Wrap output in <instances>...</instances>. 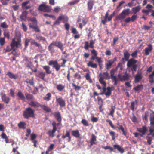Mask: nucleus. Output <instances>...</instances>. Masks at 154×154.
<instances>
[{"instance_id":"nucleus-31","label":"nucleus","mask_w":154,"mask_h":154,"mask_svg":"<svg viewBox=\"0 0 154 154\" xmlns=\"http://www.w3.org/2000/svg\"><path fill=\"white\" fill-rule=\"evenodd\" d=\"M109 13L108 12H107L105 15L104 18H106V19H107L108 18V21H111L114 15L115 12H113L108 17L109 15Z\"/></svg>"},{"instance_id":"nucleus-19","label":"nucleus","mask_w":154,"mask_h":154,"mask_svg":"<svg viewBox=\"0 0 154 154\" xmlns=\"http://www.w3.org/2000/svg\"><path fill=\"white\" fill-rule=\"evenodd\" d=\"M56 131L55 127H53L52 130H48V131L47 132V134L48 135L49 137H53L54 136V134Z\"/></svg>"},{"instance_id":"nucleus-15","label":"nucleus","mask_w":154,"mask_h":154,"mask_svg":"<svg viewBox=\"0 0 154 154\" xmlns=\"http://www.w3.org/2000/svg\"><path fill=\"white\" fill-rule=\"evenodd\" d=\"M1 99L2 101L6 104L9 103L10 100V99L7 96L5 93H2L1 94Z\"/></svg>"},{"instance_id":"nucleus-33","label":"nucleus","mask_w":154,"mask_h":154,"mask_svg":"<svg viewBox=\"0 0 154 154\" xmlns=\"http://www.w3.org/2000/svg\"><path fill=\"white\" fill-rule=\"evenodd\" d=\"M17 95L19 99L23 101L25 100V96L24 94L21 91H18L17 94Z\"/></svg>"},{"instance_id":"nucleus-28","label":"nucleus","mask_w":154,"mask_h":154,"mask_svg":"<svg viewBox=\"0 0 154 154\" xmlns=\"http://www.w3.org/2000/svg\"><path fill=\"white\" fill-rule=\"evenodd\" d=\"M27 12L26 11L22 12L20 16L21 21H26L27 17Z\"/></svg>"},{"instance_id":"nucleus-51","label":"nucleus","mask_w":154,"mask_h":154,"mask_svg":"<svg viewBox=\"0 0 154 154\" xmlns=\"http://www.w3.org/2000/svg\"><path fill=\"white\" fill-rule=\"evenodd\" d=\"M61 20H63V23H64L67 22L68 21V18L67 16H65L64 15H61L60 16Z\"/></svg>"},{"instance_id":"nucleus-48","label":"nucleus","mask_w":154,"mask_h":154,"mask_svg":"<svg viewBox=\"0 0 154 154\" xmlns=\"http://www.w3.org/2000/svg\"><path fill=\"white\" fill-rule=\"evenodd\" d=\"M126 17V16L124 14H123V13H122V12L116 17V18L117 19L122 20L124 19Z\"/></svg>"},{"instance_id":"nucleus-55","label":"nucleus","mask_w":154,"mask_h":154,"mask_svg":"<svg viewBox=\"0 0 154 154\" xmlns=\"http://www.w3.org/2000/svg\"><path fill=\"white\" fill-rule=\"evenodd\" d=\"M122 12V13H123L126 16V15H128L130 13V9L129 8L124 9Z\"/></svg>"},{"instance_id":"nucleus-29","label":"nucleus","mask_w":154,"mask_h":154,"mask_svg":"<svg viewBox=\"0 0 154 154\" xmlns=\"http://www.w3.org/2000/svg\"><path fill=\"white\" fill-rule=\"evenodd\" d=\"M117 125H119V127H117V128L119 130H121L122 131V135L125 136H126L127 135V132L125 131L123 126L122 125H120L119 123H117Z\"/></svg>"},{"instance_id":"nucleus-50","label":"nucleus","mask_w":154,"mask_h":154,"mask_svg":"<svg viewBox=\"0 0 154 154\" xmlns=\"http://www.w3.org/2000/svg\"><path fill=\"white\" fill-rule=\"evenodd\" d=\"M81 123L85 126L88 127L89 126L88 121L85 119H82L81 121Z\"/></svg>"},{"instance_id":"nucleus-9","label":"nucleus","mask_w":154,"mask_h":154,"mask_svg":"<svg viewBox=\"0 0 154 154\" xmlns=\"http://www.w3.org/2000/svg\"><path fill=\"white\" fill-rule=\"evenodd\" d=\"M91 52L92 55L91 56L90 59L91 60H94L95 59L97 60V62L101 58L100 57H97L98 52L95 49L91 50Z\"/></svg>"},{"instance_id":"nucleus-14","label":"nucleus","mask_w":154,"mask_h":154,"mask_svg":"<svg viewBox=\"0 0 154 154\" xmlns=\"http://www.w3.org/2000/svg\"><path fill=\"white\" fill-rule=\"evenodd\" d=\"M153 47L152 45L151 44L148 45L147 47H146L145 49L143 50V51H145V55L146 56L149 55Z\"/></svg>"},{"instance_id":"nucleus-40","label":"nucleus","mask_w":154,"mask_h":154,"mask_svg":"<svg viewBox=\"0 0 154 154\" xmlns=\"http://www.w3.org/2000/svg\"><path fill=\"white\" fill-rule=\"evenodd\" d=\"M141 9V7L140 5L137 6L132 8V10L134 14H136Z\"/></svg>"},{"instance_id":"nucleus-20","label":"nucleus","mask_w":154,"mask_h":154,"mask_svg":"<svg viewBox=\"0 0 154 154\" xmlns=\"http://www.w3.org/2000/svg\"><path fill=\"white\" fill-rule=\"evenodd\" d=\"M40 104L38 102L34 101H32L29 103V105L34 108L39 107Z\"/></svg>"},{"instance_id":"nucleus-37","label":"nucleus","mask_w":154,"mask_h":154,"mask_svg":"<svg viewBox=\"0 0 154 154\" xmlns=\"http://www.w3.org/2000/svg\"><path fill=\"white\" fill-rule=\"evenodd\" d=\"M113 147L117 149L121 153H123L124 151V149L121 147L119 145H113Z\"/></svg>"},{"instance_id":"nucleus-54","label":"nucleus","mask_w":154,"mask_h":154,"mask_svg":"<svg viewBox=\"0 0 154 154\" xmlns=\"http://www.w3.org/2000/svg\"><path fill=\"white\" fill-rule=\"evenodd\" d=\"M61 19L60 16H59L57 19L56 20L55 22L54 23L53 26H55L56 25H59L61 23Z\"/></svg>"},{"instance_id":"nucleus-60","label":"nucleus","mask_w":154,"mask_h":154,"mask_svg":"<svg viewBox=\"0 0 154 154\" xmlns=\"http://www.w3.org/2000/svg\"><path fill=\"white\" fill-rule=\"evenodd\" d=\"M106 121L107 122H108L109 123L110 126L113 129H115L116 127L114 126L112 122V121L110 120L109 119H106Z\"/></svg>"},{"instance_id":"nucleus-6","label":"nucleus","mask_w":154,"mask_h":154,"mask_svg":"<svg viewBox=\"0 0 154 154\" xmlns=\"http://www.w3.org/2000/svg\"><path fill=\"white\" fill-rule=\"evenodd\" d=\"M117 57H115L113 59H112L107 60V63L105 64L106 68L109 70L112 66L113 64H116L115 62L117 61Z\"/></svg>"},{"instance_id":"nucleus-13","label":"nucleus","mask_w":154,"mask_h":154,"mask_svg":"<svg viewBox=\"0 0 154 154\" xmlns=\"http://www.w3.org/2000/svg\"><path fill=\"white\" fill-rule=\"evenodd\" d=\"M143 76L142 73L140 72L139 71H137V73L134 76V82L135 83H137L142 79Z\"/></svg>"},{"instance_id":"nucleus-44","label":"nucleus","mask_w":154,"mask_h":154,"mask_svg":"<svg viewBox=\"0 0 154 154\" xmlns=\"http://www.w3.org/2000/svg\"><path fill=\"white\" fill-rule=\"evenodd\" d=\"M154 76V73L153 71L151 74H150L149 75L148 78L149 79V82L151 83H152L154 82V80L153 79Z\"/></svg>"},{"instance_id":"nucleus-61","label":"nucleus","mask_w":154,"mask_h":154,"mask_svg":"<svg viewBox=\"0 0 154 154\" xmlns=\"http://www.w3.org/2000/svg\"><path fill=\"white\" fill-rule=\"evenodd\" d=\"M137 53L138 51L137 50H136L133 52L131 55L133 58H137Z\"/></svg>"},{"instance_id":"nucleus-63","label":"nucleus","mask_w":154,"mask_h":154,"mask_svg":"<svg viewBox=\"0 0 154 154\" xmlns=\"http://www.w3.org/2000/svg\"><path fill=\"white\" fill-rule=\"evenodd\" d=\"M131 106L130 107L131 110L134 111L135 109V102L134 101H132L131 102Z\"/></svg>"},{"instance_id":"nucleus-34","label":"nucleus","mask_w":154,"mask_h":154,"mask_svg":"<svg viewBox=\"0 0 154 154\" xmlns=\"http://www.w3.org/2000/svg\"><path fill=\"white\" fill-rule=\"evenodd\" d=\"M36 25V26H33L32 25V24H29V27L30 28L33 29L36 32H40V30L38 27V26L37 24Z\"/></svg>"},{"instance_id":"nucleus-52","label":"nucleus","mask_w":154,"mask_h":154,"mask_svg":"<svg viewBox=\"0 0 154 154\" xmlns=\"http://www.w3.org/2000/svg\"><path fill=\"white\" fill-rule=\"evenodd\" d=\"M129 79L128 75L127 73H125L124 75H122V81H123L128 80Z\"/></svg>"},{"instance_id":"nucleus-10","label":"nucleus","mask_w":154,"mask_h":154,"mask_svg":"<svg viewBox=\"0 0 154 154\" xmlns=\"http://www.w3.org/2000/svg\"><path fill=\"white\" fill-rule=\"evenodd\" d=\"M149 119L150 126L149 127V131L152 132V131H154V115L150 114Z\"/></svg>"},{"instance_id":"nucleus-30","label":"nucleus","mask_w":154,"mask_h":154,"mask_svg":"<svg viewBox=\"0 0 154 154\" xmlns=\"http://www.w3.org/2000/svg\"><path fill=\"white\" fill-rule=\"evenodd\" d=\"M42 67L43 69L45 71L46 73L48 74L51 73L52 71L50 70V67L49 66H42Z\"/></svg>"},{"instance_id":"nucleus-41","label":"nucleus","mask_w":154,"mask_h":154,"mask_svg":"<svg viewBox=\"0 0 154 154\" xmlns=\"http://www.w3.org/2000/svg\"><path fill=\"white\" fill-rule=\"evenodd\" d=\"M123 64L122 62H119L115 68V69L117 71L118 69L119 68V72H121L123 69Z\"/></svg>"},{"instance_id":"nucleus-16","label":"nucleus","mask_w":154,"mask_h":154,"mask_svg":"<svg viewBox=\"0 0 154 154\" xmlns=\"http://www.w3.org/2000/svg\"><path fill=\"white\" fill-rule=\"evenodd\" d=\"M35 76L41 79L44 80L45 77L46 75V73L45 72L41 71H38L37 73H35Z\"/></svg>"},{"instance_id":"nucleus-46","label":"nucleus","mask_w":154,"mask_h":154,"mask_svg":"<svg viewBox=\"0 0 154 154\" xmlns=\"http://www.w3.org/2000/svg\"><path fill=\"white\" fill-rule=\"evenodd\" d=\"M25 95L26 99L28 100H33L34 98V96L32 94L26 93H25Z\"/></svg>"},{"instance_id":"nucleus-49","label":"nucleus","mask_w":154,"mask_h":154,"mask_svg":"<svg viewBox=\"0 0 154 154\" xmlns=\"http://www.w3.org/2000/svg\"><path fill=\"white\" fill-rule=\"evenodd\" d=\"M72 85L74 87V89L76 91L80 90L81 89V87L80 86L77 85L74 83H72Z\"/></svg>"},{"instance_id":"nucleus-58","label":"nucleus","mask_w":154,"mask_h":154,"mask_svg":"<svg viewBox=\"0 0 154 154\" xmlns=\"http://www.w3.org/2000/svg\"><path fill=\"white\" fill-rule=\"evenodd\" d=\"M89 47V42L88 41H85L84 43V48L86 50H88Z\"/></svg>"},{"instance_id":"nucleus-43","label":"nucleus","mask_w":154,"mask_h":154,"mask_svg":"<svg viewBox=\"0 0 154 154\" xmlns=\"http://www.w3.org/2000/svg\"><path fill=\"white\" fill-rule=\"evenodd\" d=\"M51 97V94L50 93H48L46 96L43 97V99L47 101H49Z\"/></svg>"},{"instance_id":"nucleus-38","label":"nucleus","mask_w":154,"mask_h":154,"mask_svg":"<svg viewBox=\"0 0 154 154\" xmlns=\"http://www.w3.org/2000/svg\"><path fill=\"white\" fill-rule=\"evenodd\" d=\"M53 46H54V43H51L48 47V50L50 51L51 53H54V48Z\"/></svg>"},{"instance_id":"nucleus-8","label":"nucleus","mask_w":154,"mask_h":154,"mask_svg":"<svg viewBox=\"0 0 154 154\" xmlns=\"http://www.w3.org/2000/svg\"><path fill=\"white\" fill-rule=\"evenodd\" d=\"M56 103L57 105H59L60 108H63L66 106V100L62 97L56 98Z\"/></svg>"},{"instance_id":"nucleus-7","label":"nucleus","mask_w":154,"mask_h":154,"mask_svg":"<svg viewBox=\"0 0 154 154\" xmlns=\"http://www.w3.org/2000/svg\"><path fill=\"white\" fill-rule=\"evenodd\" d=\"M51 7L46 5L45 4H41L38 7V10L45 12H49L51 10Z\"/></svg>"},{"instance_id":"nucleus-53","label":"nucleus","mask_w":154,"mask_h":154,"mask_svg":"<svg viewBox=\"0 0 154 154\" xmlns=\"http://www.w3.org/2000/svg\"><path fill=\"white\" fill-rule=\"evenodd\" d=\"M103 73L102 74L100 73L99 74V81L100 83L102 82H105L106 81L104 80V77L103 76Z\"/></svg>"},{"instance_id":"nucleus-23","label":"nucleus","mask_w":154,"mask_h":154,"mask_svg":"<svg viewBox=\"0 0 154 154\" xmlns=\"http://www.w3.org/2000/svg\"><path fill=\"white\" fill-rule=\"evenodd\" d=\"M94 1L93 0H88L87 2L88 8L89 11L92 10L94 5Z\"/></svg>"},{"instance_id":"nucleus-36","label":"nucleus","mask_w":154,"mask_h":154,"mask_svg":"<svg viewBox=\"0 0 154 154\" xmlns=\"http://www.w3.org/2000/svg\"><path fill=\"white\" fill-rule=\"evenodd\" d=\"M72 136L77 138L79 137L80 136L79 132L78 130L72 131Z\"/></svg>"},{"instance_id":"nucleus-17","label":"nucleus","mask_w":154,"mask_h":154,"mask_svg":"<svg viewBox=\"0 0 154 154\" xmlns=\"http://www.w3.org/2000/svg\"><path fill=\"white\" fill-rule=\"evenodd\" d=\"M54 46L59 48L61 51H63L64 48V45L60 41L54 42Z\"/></svg>"},{"instance_id":"nucleus-12","label":"nucleus","mask_w":154,"mask_h":154,"mask_svg":"<svg viewBox=\"0 0 154 154\" xmlns=\"http://www.w3.org/2000/svg\"><path fill=\"white\" fill-rule=\"evenodd\" d=\"M137 131L140 134V136L143 137V135H145L146 133L147 129L146 126H142L141 128H137Z\"/></svg>"},{"instance_id":"nucleus-45","label":"nucleus","mask_w":154,"mask_h":154,"mask_svg":"<svg viewBox=\"0 0 154 154\" xmlns=\"http://www.w3.org/2000/svg\"><path fill=\"white\" fill-rule=\"evenodd\" d=\"M65 86L62 85L61 84H59L57 85L56 88L58 91H61L64 88Z\"/></svg>"},{"instance_id":"nucleus-26","label":"nucleus","mask_w":154,"mask_h":154,"mask_svg":"<svg viewBox=\"0 0 154 154\" xmlns=\"http://www.w3.org/2000/svg\"><path fill=\"white\" fill-rule=\"evenodd\" d=\"M40 107L41 109L44 111H45L46 112H49L51 111V109L45 105H42L40 104Z\"/></svg>"},{"instance_id":"nucleus-11","label":"nucleus","mask_w":154,"mask_h":154,"mask_svg":"<svg viewBox=\"0 0 154 154\" xmlns=\"http://www.w3.org/2000/svg\"><path fill=\"white\" fill-rule=\"evenodd\" d=\"M149 132L147 135L146 137V138L147 140V143L149 145H150L153 140V137H154V131H152L151 133V131Z\"/></svg>"},{"instance_id":"nucleus-5","label":"nucleus","mask_w":154,"mask_h":154,"mask_svg":"<svg viewBox=\"0 0 154 154\" xmlns=\"http://www.w3.org/2000/svg\"><path fill=\"white\" fill-rule=\"evenodd\" d=\"M34 110L30 107L26 108L23 112V115L26 119L33 118L34 116Z\"/></svg>"},{"instance_id":"nucleus-59","label":"nucleus","mask_w":154,"mask_h":154,"mask_svg":"<svg viewBox=\"0 0 154 154\" xmlns=\"http://www.w3.org/2000/svg\"><path fill=\"white\" fill-rule=\"evenodd\" d=\"M103 75L105 76V77H104V79H110V76H109V74L107 72H103Z\"/></svg>"},{"instance_id":"nucleus-3","label":"nucleus","mask_w":154,"mask_h":154,"mask_svg":"<svg viewBox=\"0 0 154 154\" xmlns=\"http://www.w3.org/2000/svg\"><path fill=\"white\" fill-rule=\"evenodd\" d=\"M103 85L102 89L103 90V91L101 92L100 94H98L96 92L94 91L93 94L94 95H103L104 94L106 98H109V97L110 95L112 94V90L111 88L112 87H108L107 88V91L106 92V82L100 83Z\"/></svg>"},{"instance_id":"nucleus-24","label":"nucleus","mask_w":154,"mask_h":154,"mask_svg":"<svg viewBox=\"0 0 154 154\" xmlns=\"http://www.w3.org/2000/svg\"><path fill=\"white\" fill-rule=\"evenodd\" d=\"M55 117L57 119V121L61 122L62 119L60 113L59 112H55L53 114Z\"/></svg>"},{"instance_id":"nucleus-42","label":"nucleus","mask_w":154,"mask_h":154,"mask_svg":"<svg viewBox=\"0 0 154 154\" xmlns=\"http://www.w3.org/2000/svg\"><path fill=\"white\" fill-rule=\"evenodd\" d=\"M27 83H29L30 85H33L34 84V79L33 77L31 79L27 78L25 81Z\"/></svg>"},{"instance_id":"nucleus-25","label":"nucleus","mask_w":154,"mask_h":154,"mask_svg":"<svg viewBox=\"0 0 154 154\" xmlns=\"http://www.w3.org/2000/svg\"><path fill=\"white\" fill-rule=\"evenodd\" d=\"M66 137H68L67 141L68 142H70L71 140V137L70 135V132L69 131H66V134L65 135H63L62 138L63 139H65Z\"/></svg>"},{"instance_id":"nucleus-62","label":"nucleus","mask_w":154,"mask_h":154,"mask_svg":"<svg viewBox=\"0 0 154 154\" xmlns=\"http://www.w3.org/2000/svg\"><path fill=\"white\" fill-rule=\"evenodd\" d=\"M110 135L112 136V139L113 140H114L115 139V132L113 131H111L109 132Z\"/></svg>"},{"instance_id":"nucleus-22","label":"nucleus","mask_w":154,"mask_h":154,"mask_svg":"<svg viewBox=\"0 0 154 154\" xmlns=\"http://www.w3.org/2000/svg\"><path fill=\"white\" fill-rule=\"evenodd\" d=\"M96 140L97 137L94 134H92L90 141L91 145L92 146L94 144H96L97 142H95V141Z\"/></svg>"},{"instance_id":"nucleus-1","label":"nucleus","mask_w":154,"mask_h":154,"mask_svg":"<svg viewBox=\"0 0 154 154\" xmlns=\"http://www.w3.org/2000/svg\"><path fill=\"white\" fill-rule=\"evenodd\" d=\"M123 54L124 58H125V61H128L127 63V67H131V70L136 71L138 66L136 64L137 60L133 58H131L129 60L130 54L126 50L125 52H124Z\"/></svg>"},{"instance_id":"nucleus-21","label":"nucleus","mask_w":154,"mask_h":154,"mask_svg":"<svg viewBox=\"0 0 154 154\" xmlns=\"http://www.w3.org/2000/svg\"><path fill=\"white\" fill-rule=\"evenodd\" d=\"M87 65L88 67L95 69L97 68L98 66L96 63H94L93 61L91 60L89 61L87 63Z\"/></svg>"},{"instance_id":"nucleus-64","label":"nucleus","mask_w":154,"mask_h":154,"mask_svg":"<svg viewBox=\"0 0 154 154\" xmlns=\"http://www.w3.org/2000/svg\"><path fill=\"white\" fill-rule=\"evenodd\" d=\"M30 140L31 141H32L33 140H35V139L36 138L37 135L34 133H32L30 135Z\"/></svg>"},{"instance_id":"nucleus-57","label":"nucleus","mask_w":154,"mask_h":154,"mask_svg":"<svg viewBox=\"0 0 154 154\" xmlns=\"http://www.w3.org/2000/svg\"><path fill=\"white\" fill-rule=\"evenodd\" d=\"M53 128V127H55V128L56 129V130H57V127H58L60 125H61V122H59L56 123L55 121H54L52 124Z\"/></svg>"},{"instance_id":"nucleus-4","label":"nucleus","mask_w":154,"mask_h":154,"mask_svg":"<svg viewBox=\"0 0 154 154\" xmlns=\"http://www.w3.org/2000/svg\"><path fill=\"white\" fill-rule=\"evenodd\" d=\"M62 60L63 62L60 65L57 60L54 61L51 60L49 61L48 65L50 66L53 65V67L55 69L56 71H59L61 67H64L65 66V64L67 60L64 58H61L59 60Z\"/></svg>"},{"instance_id":"nucleus-2","label":"nucleus","mask_w":154,"mask_h":154,"mask_svg":"<svg viewBox=\"0 0 154 154\" xmlns=\"http://www.w3.org/2000/svg\"><path fill=\"white\" fill-rule=\"evenodd\" d=\"M21 40L20 37H16L12 39V42L10 44L7 46L3 50L4 53L9 52L11 50L15 51V47L18 48L19 46H21Z\"/></svg>"},{"instance_id":"nucleus-47","label":"nucleus","mask_w":154,"mask_h":154,"mask_svg":"<svg viewBox=\"0 0 154 154\" xmlns=\"http://www.w3.org/2000/svg\"><path fill=\"white\" fill-rule=\"evenodd\" d=\"M84 76L86 80L89 81L90 83L92 82V81L89 73H86Z\"/></svg>"},{"instance_id":"nucleus-39","label":"nucleus","mask_w":154,"mask_h":154,"mask_svg":"<svg viewBox=\"0 0 154 154\" xmlns=\"http://www.w3.org/2000/svg\"><path fill=\"white\" fill-rule=\"evenodd\" d=\"M111 108L110 109V111L109 115L111 116L112 117H114V114L115 112V110L116 107L115 106L113 105L111 106Z\"/></svg>"},{"instance_id":"nucleus-27","label":"nucleus","mask_w":154,"mask_h":154,"mask_svg":"<svg viewBox=\"0 0 154 154\" xmlns=\"http://www.w3.org/2000/svg\"><path fill=\"white\" fill-rule=\"evenodd\" d=\"M6 75H7L11 79H16L17 78V76L12 73V72L9 71L6 74Z\"/></svg>"},{"instance_id":"nucleus-35","label":"nucleus","mask_w":154,"mask_h":154,"mask_svg":"<svg viewBox=\"0 0 154 154\" xmlns=\"http://www.w3.org/2000/svg\"><path fill=\"white\" fill-rule=\"evenodd\" d=\"M26 124L24 122H20L18 124V126L20 129H25Z\"/></svg>"},{"instance_id":"nucleus-18","label":"nucleus","mask_w":154,"mask_h":154,"mask_svg":"<svg viewBox=\"0 0 154 154\" xmlns=\"http://www.w3.org/2000/svg\"><path fill=\"white\" fill-rule=\"evenodd\" d=\"M143 88V84H138L137 86L134 87L133 90L136 92L139 93L141 92Z\"/></svg>"},{"instance_id":"nucleus-56","label":"nucleus","mask_w":154,"mask_h":154,"mask_svg":"<svg viewBox=\"0 0 154 154\" xmlns=\"http://www.w3.org/2000/svg\"><path fill=\"white\" fill-rule=\"evenodd\" d=\"M0 26L1 27L4 29H6L8 27V25L5 22L1 23Z\"/></svg>"},{"instance_id":"nucleus-32","label":"nucleus","mask_w":154,"mask_h":154,"mask_svg":"<svg viewBox=\"0 0 154 154\" xmlns=\"http://www.w3.org/2000/svg\"><path fill=\"white\" fill-rule=\"evenodd\" d=\"M1 137L2 138L5 139L6 143H10L11 142V141H9V139L5 133H2L1 135Z\"/></svg>"}]
</instances>
